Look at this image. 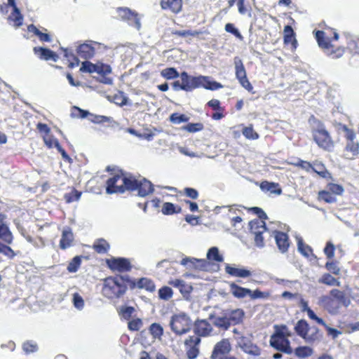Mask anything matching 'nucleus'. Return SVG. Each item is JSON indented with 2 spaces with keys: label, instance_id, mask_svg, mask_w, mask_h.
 <instances>
[{
  "label": "nucleus",
  "instance_id": "1",
  "mask_svg": "<svg viewBox=\"0 0 359 359\" xmlns=\"http://www.w3.org/2000/svg\"><path fill=\"white\" fill-rule=\"evenodd\" d=\"M126 191H137V195L145 197L154 191L153 184L145 178L123 173L115 174L107 181L106 192L108 194H123Z\"/></svg>",
  "mask_w": 359,
  "mask_h": 359
},
{
  "label": "nucleus",
  "instance_id": "2",
  "mask_svg": "<svg viewBox=\"0 0 359 359\" xmlns=\"http://www.w3.org/2000/svg\"><path fill=\"white\" fill-rule=\"evenodd\" d=\"M320 301L332 315L337 314L341 306L347 308L351 303L348 293L338 289L331 290L329 295L322 296Z\"/></svg>",
  "mask_w": 359,
  "mask_h": 359
},
{
  "label": "nucleus",
  "instance_id": "3",
  "mask_svg": "<svg viewBox=\"0 0 359 359\" xmlns=\"http://www.w3.org/2000/svg\"><path fill=\"white\" fill-rule=\"evenodd\" d=\"M180 79L183 83V90L190 92L195 88L203 87L205 89L215 90L222 88V85L217 81H210L209 77L205 76H192L186 72L180 74Z\"/></svg>",
  "mask_w": 359,
  "mask_h": 359
},
{
  "label": "nucleus",
  "instance_id": "4",
  "mask_svg": "<svg viewBox=\"0 0 359 359\" xmlns=\"http://www.w3.org/2000/svg\"><path fill=\"white\" fill-rule=\"evenodd\" d=\"M313 140L318 146L323 149L330 150L332 147V141L325 130L324 125L318 120H314L312 125Z\"/></svg>",
  "mask_w": 359,
  "mask_h": 359
},
{
  "label": "nucleus",
  "instance_id": "5",
  "mask_svg": "<svg viewBox=\"0 0 359 359\" xmlns=\"http://www.w3.org/2000/svg\"><path fill=\"white\" fill-rule=\"evenodd\" d=\"M169 324L172 331L177 335L187 333L191 327V319L184 313L173 315L170 318Z\"/></svg>",
  "mask_w": 359,
  "mask_h": 359
},
{
  "label": "nucleus",
  "instance_id": "6",
  "mask_svg": "<svg viewBox=\"0 0 359 359\" xmlns=\"http://www.w3.org/2000/svg\"><path fill=\"white\" fill-rule=\"evenodd\" d=\"M120 278L109 277L104 280V294L108 298H119L127 290V285H122Z\"/></svg>",
  "mask_w": 359,
  "mask_h": 359
},
{
  "label": "nucleus",
  "instance_id": "7",
  "mask_svg": "<svg viewBox=\"0 0 359 359\" xmlns=\"http://www.w3.org/2000/svg\"><path fill=\"white\" fill-rule=\"evenodd\" d=\"M270 345L275 349L287 354H291L292 349L290 346V341L285 336L283 331H276L271 337Z\"/></svg>",
  "mask_w": 359,
  "mask_h": 359
},
{
  "label": "nucleus",
  "instance_id": "8",
  "mask_svg": "<svg viewBox=\"0 0 359 359\" xmlns=\"http://www.w3.org/2000/svg\"><path fill=\"white\" fill-rule=\"evenodd\" d=\"M231 351V344L227 339H224L217 342L212 353V359H224L226 354Z\"/></svg>",
  "mask_w": 359,
  "mask_h": 359
},
{
  "label": "nucleus",
  "instance_id": "9",
  "mask_svg": "<svg viewBox=\"0 0 359 359\" xmlns=\"http://www.w3.org/2000/svg\"><path fill=\"white\" fill-rule=\"evenodd\" d=\"M118 17L123 20L128 21L130 18H133L136 21V29L140 30L141 29L140 18L137 13L130 10L128 8H118L116 9Z\"/></svg>",
  "mask_w": 359,
  "mask_h": 359
},
{
  "label": "nucleus",
  "instance_id": "10",
  "mask_svg": "<svg viewBox=\"0 0 359 359\" xmlns=\"http://www.w3.org/2000/svg\"><path fill=\"white\" fill-rule=\"evenodd\" d=\"M180 264L188 269H195L198 270H205L208 265L205 259L188 257L183 258Z\"/></svg>",
  "mask_w": 359,
  "mask_h": 359
},
{
  "label": "nucleus",
  "instance_id": "11",
  "mask_svg": "<svg viewBox=\"0 0 359 359\" xmlns=\"http://www.w3.org/2000/svg\"><path fill=\"white\" fill-rule=\"evenodd\" d=\"M238 344L241 348L249 355L258 356L261 353L260 348L247 337H242Z\"/></svg>",
  "mask_w": 359,
  "mask_h": 359
},
{
  "label": "nucleus",
  "instance_id": "12",
  "mask_svg": "<svg viewBox=\"0 0 359 359\" xmlns=\"http://www.w3.org/2000/svg\"><path fill=\"white\" fill-rule=\"evenodd\" d=\"M212 331V325L207 320H197L194 323V332L201 337H205Z\"/></svg>",
  "mask_w": 359,
  "mask_h": 359
},
{
  "label": "nucleus",
  "instance_id": "13",
  "mask_svg": "<svg viewBox=\"0 0 359 359\" xmlns=\"http://www.w3.org/2000/svg\"><path fill=\"white\" fill-rule=\"evenodd\" d=\"M276 243L280 252L285 253L290 246L289 238L287 233L275 231L273 232Z\"/></svg>",
  "mask_w": 359,
  "mask_h": 359
},
{
  "label": "nucleus",
  "instance_id": "14",
  "mask_svg": "<svg viewBox=\"0 0 359 359\" xmlns=\"http://www.w3.org/2000/svg\"><path fill=\"white\" fill-rule=\"evenodd\" d=\"M33 50L41 60L57 62L59 59L58 55L55 52L47 48L34 47Z\"/></svg>",
  "mask_w": 359,
  "mask_h": 359
},
{
  "label": "nucleus",
  "instance_id": "15",
  "mask_svg": "<svg viewBox=\"0 0 359 359\" xmlns=\"http://www.w3.org/2000/svg\"><path fill=\"white\" fill-rule=\"evenodd\" d=\"M74 240V233L72 229L69 226L64 227L61 239L60 241V248L62 250H65L71 247Z\"/></svg>",
  "mask_w": 359,
  "mask_h": 359
},
{
  "label": "nucleus",
  "instance_id": "16",
  "mask_svg": "<svg viewBox=\"0 0 359 359\" xmlns=\"http://www.w3.org/2000/svg\"><path fill=\"white\" fill-rule=\"evenodd\" d=\"M109 267L113 270L119 271H130L131 269L130 263L126 258H114L109 264Z\"/></svg>",
  "mask_w": 359,
  "mask_h": 359
},
{
  "label": "nucleus",
  "instance_id": "17",
  "mask_svg": "<svg viewBox=\"0 0 359 359\" xmlns=\"http://www.w3.org/2000/svg\"><path fill=\"white\" fill-rule=\"evenodd\" d=\"M95 48L91 44L84 43L79 45L76 48L78 55L85 60L92 58L95 55Z\"/></svg>",
  "mask_w": 359,
  "mask_h": 359
},
{
  "label": "nucleus",
  "instance_id": "18",
  "mask_svg": "<svg viewBox=\"0 0 359 359\" xmlns=\"http://www.w3.org/2000/svg\"><path fill=\"white\" fill-rule=\"evenodd\" d=\"M225 271L226 273L238 278H247L251 276L252 273L248 269L242 268H236L229 264L225 266Z\"/></svg>",
  "mask_w": 359,
  "mask_h": 359
},
{
  "label": "nucleus",
  "instance_id": "19",
  "mask_svg": "<svg viewBox=\"0 0 359 359\" xmlns=\"http://www.w3.org/2000/svg\"><path fill=\"white\" fill-rule=\"evenodd\" d=\"M208 319L215 327L224 330H227L231 326L229 319L226 316H216L214 314H210Z\"/></svg>",
  "mask_w": 359,
  "mask_h": 359
},
{
  "label": "nucleus",
  "instance_id": "20",
  "mask_svg": "<svg viewBox=\"0 0 359 359\" xmlns=\"http://www.w3.org/2000/svg\"><path fill=\"white\" fill-rule=\"evenodd\" d=\"M230 292L232 295L237 299H243L248 296L250 293V290L241 287L235 283H229Z\"/></svg>",
  "mask_w": 359,
  "mask_h": 359
},
{
  "label": "nucleus",
  "instance_id": "21",
  "mask_svg": "<svg viewBox=\"0 0 359 359\" xmlns=\"http://www.w3.org/2000/svg\"><path fill=\"white\" fill-rule=\"evenodd\" d=\"M182 5V0H161V6L162 9H169L175 13H177L181 11Z\"/></svg>",
  "mask_w": 359,
  "mask_h": 359
},
{
  "label": "nucleus",
  "instance_id": "22",
  "mask_svg": "<svg viewBox=\"0 0 359 359\" xmlns=\"http://www.w3.org/2000/svg\"><path fill=\"white\" fill-rule=\"evenodd\" d=\"M260 189L263 191H269L271 194L276 195H280L282 194V189L278 187V184L274 182L264 181L260 184Z\"/></svg>",
  "mask_w": 359,
  "mask_h": 359
},
{
  "label": "nucleus",
  "instance_id": "23",
  "mask_svg": "<svg viewBox=\"0 0 359 359\" xmlns=\"http://www.w3.org/2000/svg\"><path fill=\"white\" fill-rule=\"evenodd\" d=\"M249 226L250 232L254 235L257 234V232L264 233L267 230L265 222L259 219L250 222Z\"/></svg>",
  "mask_w": 359,
  "mask_h": 359
},
{
  "label": "nucleus",
  "instance_id": "24",
  "mask_svg": "<svg viewBox=\"0 0 359 359\" xmlns=\"http://www.w3.org/2000/svg\"><path fill=\"white\" fill-rule=\"evenodd\" d=\"M309 325L305 320H299L294 326L297 334L304 339L309 332Z\"/></svg>",
  "mask_w": 359,
  "mask_h": 359
},
{
  "label": "nucleus",
  "instance_id": "25",
  "mask_svg": "<svg viewBox=\"0 0 359 359\" xmlns=\"http://www.w3.org/2000/svg\"><path fill=\"white\" fill-rule=\"evenodd\" d=\"M234 65L236 69V76L237 79L239 81L247 78L245 69L242 60L239 57H236L234 58Z\"/></svg>",
  "mask_w": 359,
  "mask_h": 359
},
{
  "label": "nucleus",
  "instance_id": "26",
  "mask_svg": "<svg viewBox=\"0 0 359 359\" xmlns=\"http://www.w3.org/2000/svg\"><path fill=\"white\" fill-rule=\"evenodd\" d=\"M0 239L7 244L13 242V235L8 226L4 224L0 225Z\"/></svg>",
  "mask_w": 359,
  "mask_h": 359
},
{
  "label": "nucleus",
  "instance_id": "27",
  "mask_svg": "<svg viewBox=\"0 0 359 359\" xmlns=\"http://www.w3.org/2000/svg\"><path fill=\"white\" fill-rule=\"evenodd\" d=\"M137 286L140 289H145L149 292H154L156 288L154 282L147 278H140L137 280Z\"/></svg>",
  "mask_w": 359,
  "mask_h": 359
},
{
  "label": "nucleus",
  "instance_id": "28",
  "mask_svg": "<svg viewBox=\"0 0 359 359\" xmlns=\"http://www.w3.org/2000/svg\"><path fill=\"white\" fill-rule=\"evenodd\" d=\"M244 314L245 313L242 309H237L231 311L228 319H229L231 323L238 325L242 322Z\"/></svg>",
  "mask_w": 359,
  "mask_h": 359
},
{
  "label": "nucleus",
  "instance_id": "29",
  "mask_svg": "<svg viewBox=\"0 0 359 359\" xmlns=\"http://www.w3.org/2000/svg\"><path fill=\"white\" fill-rule=\"evenodd\" d=\"M316 39L318 41V46L324 49H329L332 47L329 39H325V33L323 31L318 30L316 32Z\"/></svg>",
  "mask_w": 359,
  "mask_h": 359
},
{
  "label": "nucleus",
  "instance_id": "30",
  "mask_svg": "<svg viewBox=\"0 0 359 359\" xmlns=\"http://www.w3.org/2000/svg\"><path fill=\"white\" fill-rule=\"evenodd\" d=\"M321 335L319 334V330L316 327H310L309 332L305 337V341L307 343H313L320 341Z\"/></svg>",
  "mask_w": 359,
  "mask_h": 359
},
{
  "label": "nucleus",
  "instance_id": "31",
  "mask_svg": "<svg viewBox=\"0 0 359 359\" xmlns=\"http://www.w3.org/2000/svg\"><path fill=\"white\" fill-rule=\"evenodd\" d=\"M207 259L217 262H222L224 257L219 254V248L217 247L210 248L207 252Z\"/></svg>",
  "mask_w": 359,
  "mask_h": 359
},
{
  "label": "nucleus",
  "instance_id": "32",
  "mask_svg": "<svg viewBox=\"0 0 359 359\" xmlns=\"http://www.w3.org/2000/svg\"><path fill=\"white\" fill-rule=\"evenodd\" d=\"M319 283L325 284L330 286H340L341 283L337 279L334 278L330 273H325L319 280Z\"/></svg>",
  "mask_w": 359,
  "mask_h": 359
},
{
  "label": "nucleus",
  "instance_id": "33",
  "mask_svg": "<svg viewBox=\"0 0 359 359\" xmlns=\"http://www.w3.org/2000/svg\"><path fill=\"white\" fill-rule=\"evenodd\" d=\"M8 20L10 21L14 22L13 25L15 27H19L22 25L23 17L20 13L19 8H15V11H13L8 17Z\"/></svg>",
  "mask_w": 359,
  "mask_h": 359
},
{
  "label": "nucleus",
  "instance_id": "34",
  "mask_svg": "<svg viewBox=\"0 0 359 359\" xmlns=\"http://www.w3.org/2000/svg\"><path fill=\"white\" fill-rule=\"evenodd\" d=\"M313 349L307 346H298L294 349V354L299 358H306L313 354Z\"/></svg>",
  "mask_w": 359,
  "mask_h": 359
},
{
  "label": "nucleus",
  "instance_id": "35",
  "mask_svg": "<svg viewBox=\"0 0 359 359\" xmlns=\"http://www.w3.org/2000/svg\"><path fill=\"white\" fill-rule=\"evenodd\" d=\"M298 251L304 257H309V253L312 252V249L308 245H305L301 237H297Z\"/></svg>",
  "mask_w": 359,
  "mask_h": 359
},
{
  "label": "nucleus",
  "instance_id": "36",
  "mask_svg": "<svg viewBox=\"0 0 359 359\" xmlns=\"http://www.w3.org/2000/svg\"><path fill=\"white\" fill-rule=\"evenodd\" d=\"M161 211L163 215H169L180 212L181 208L178 207L177 210H176V206L173 203L165 202L163 205Z\"/></svg>",
  "mask_w": 359,
  "mask_h": 359
},
{
  "label": "nucleus",
  "instance_id": "37",
  "mask_svg": "<svg viewBox=\"0 0 359 359\" xmlns=\"http://www.w3.org/2000/svg\"><path fill=\"white\" fill-rule=\"evenodd\" d=\"M93 248L97 253L104 254L109 250V245L105 240L100 239L94 244Z\"/></svg>",
  "mask_w": 359,
  "mask_h": 359
},
{
  "label": "nucleus",
  "instance_id": "38",
  "mask_svg": "<svg viewBox=\"0 0 359 359\" xmlns=\"http://www.w3.org/2000/svg\"><path fill=\"white\" fill-rule=\"evenodd\" d=\"M80 71L83 73H97V63L93 64L89 61H84L81 63Z\"/></svg>",
  "mask_w": 359,
  "mask_h": 359
},
{
  "label": "nucleus",
  "instance_id": "39",
  "mask_svg": "<svg viewBox=\"0 0 359 359\" xmlns=\"http://www.w3.org/2000/svg\"><path fill=\"white\" fill-rule=\"evenodd\" d=\"M161 76L167 79H173L180 77L177 69L174 67H168L163 69L161 73Z\"/></svg>",
  "mask_w": 359,
  "mask_h": 359
},
{
  "label": "nucleus",
  "instance_id": "40",
  "mask_svg": "<svg viewBox=\"0 0 359 359\" xmlns=\"http://www.w3.org/2000/svg\"><path fill=\"white\" fill-rule=\"evenodd\" d=\"M189 120V117L185 114L173 113L170 116V121L174 124H180L182 123H187Z\"/></svg>",
  "mask_w": 359,
  "mask_h": 359
},
{
  "label": "nucleus",
  "instance_id": "41",
  "mask_svg": "<svg viewBox=\"0 0 359 359\" xmlns=\"http://www.w3.org/2000/svg\"><path fill=\"white\" fill-rule=\"evenodd\" d=\"M320 200L324 201L328 203H333L337 201V198L330 191H321L318 194Z\"/></svg>",
  "mask_w": 359,
  "mask_h": 359
},
{
  "label": "nucleus",
  "instance_id": "42",
  "mask_svg": "<svg viewBox=\"0 0 359 359\" xmlns=\"http://www.w3.org/2000/svg\"><path fill=\"white\" fill-rule=\"evenodd\" d=\"M22 349L26 353H34L38 350V345L34 341H26L22 344Z\"/></svg>",
  "mask_w": 359,
  "mask_h": 359
},
{
  "label": "nucleus",
  "instance_id": "43",
  "mask_svg": "<svg viewBox=\"0 0 359 359\" xmlns=\"http://www.w3.org/2000/svg\"><path fill=\"white\" fill-rule=\"evenodd\" d=\"M172 288L168 286H163L158 290V297L161 299L168 300L172 297Z\"/></svg>",
  "mask_w": 359,
  "mask_h": 359
},
{
  "label": "nucleus",
  "instance_id": "44",
  "mask_svg": "<svg viewBox=\"0 0 359 359\" xmlns=\"http://www.w3.org/2000/svg\"><path fill=\"white\" fill-rule=\"evenodd\" d=\"M149 332L154 338H160L163 334V329L159 324L154 323L150 325Z\"/></svg>",
  "mask_w": 359,
  "mask_h": 359
},
{
  "label": "nucleus",
  "instance_id": "45",
  "mask_svg": "<svg viewBox=\"0 0 359 359\" xmlns=\"http://www.w3.org/2000/svg\"><path fill=\"white\" fill-rule=\"evenodd\" d=\"M81 263V259L79 256L74 257L67 266V270L70 273H75L78 271Z\"/></svg>",
  "mask_w": 359,
  "mask_h": 359
},
{
  "label": "nucleus",
  "instance_id": "46",
  "mask_svg": "<svg viewBox=\"0 0 359 359\" xmlns=\"http://www.w3.org/2000/svg\"><path fill=\"white\" fill-rule=\"evenodd\" d=\"M64 51V55L69 60H72L74 62H71L69 66L73 67L74 66H78L79 65V60L78 57L73 53L72 50L68 48H62Z\"/></svg>",
  "mask_w": 359,
  "mask_h": 359
},
{
  "label": "nucleus",
  "instance_id": "47",
  "mask_svg": "<svg viewBox=\"0 0 359 359\" xmlns=\"http://www.w3.org/2000/svg\"><path fill=\"white\" fill-rule=\"evenodd\" d=\"M203 124L201 123H189L184 126L182 129L189 133H196L203 129Z\"/></svg>",
  "mask_w": 359,
  "mask_h": 359
},
{
  "label": "nucleus",
  "instance_id": "48",
  "mask_svg": "<svg viewBox=\"0 0 359 359\" xmlns=\"http://www.w3.org/2000/svg\"><path fill=\"white\" fill-rule=\"evenodd\" d=\"M72 303L74 306L79 311H81L84 308V300L79 293L73 294Z\"/></svg>",
  "mask_w": 359,
  "mask_h": 359
},
{
  "label": "nucleus",
  "instance_id": "49",
  "mask_svg": "<svg viewBox=\"0 0 359 359\" xmlns=\"http://www.w3.org/2000/svg\"><path fill=\"white\" fill-rule=\"evenodd\" d=\"M248 296L252 299H266L269 297V292H262L259 290L257 289L254 291L250 290V293L248 294Z\"/></svg>",
  "mask_w": 359,
  "mask_h": 359
},
{
  "label": "nucleus",
  "instance_id": "50",
  "mask_svg": "<svg viewBox=\"0 0 359 359\" xmlns=\"http://www.w3.org/2000/svg\"><path fill=\"white\" fill-rule=\"evenodd\" d=\"M0 253L4 254L10 259H13L15 256V253L11 248L1 243H0Z\"/></svg>",
  "mask_w": 359,
  "mask_h": 359
},
{
  "label": "nucleus",
  "instance_id": "51",
  "mask_svg": "<svg viewBox=\"0 0 359 359\" xmlns=\"http://www.w3.org/2000/svg\"><path fill=\"white\" fill-rule=\"evenodd\" d=\"M224 29L226 32L233 34L236 38L243 39V36L237 28L232 23H227L225 25Z\"/></svg>",
  "mask_w": 359,
  "mask_h": 359
},
{
  "label": "nucleus",
  "instance_id": "52",
  "mask_svg": "<svg viewBox=\"0 0 359 359\" xmlns=\"http://www.w3.org/2000/svg\"><path fill=\"white\" fill-rule=\"evenodd\" d=\"M312 170L323 177H326L327 175L329 174L324 165L320 163H315L312 166Z\"/></svg>",
  "mask_w": 359,
  "mask_h": 359
},
{
  "label": "nucleus",
  "instance_id": "53",
  "mask_svg": "<svg viewBox=\"0 0 359 359\" xmlns=\"http://www.w3.org/2000/svg\"><path fill=\"white\" fill-rule=\"evenodd\" d=\"M111 72V68L109 65L103 64V63H97V74L101 76H105Z\"/></svg>",
  "mask_w": 359,
  "mask_h": 359
},
{
  "label": "nucleus",
  "instance_id": "54",
  "mask_svg": "<svg viewBox=\"0 0 359 359\" xmlns=\"http://www.w3.org/2000/svg\"><path fill=\"white\" fill-rule=\"evenodd\" d=\"M328 191H330L332 194L336 195H341L344 191L343 187L339 184L330 183L327 186Z\"/></svg>",
  "mask_w": 359,
  "mask_h": 359
},
{
  "label": "nucleus",
  "instance_id": "55",
  "mask_svg": "<svg viewBox=\"0 0 359 359\" xmlns=\"http://www.w3.org/2000/svg\"><path fill=\"white\" fill-rule=\"evenodd\" d=\"M135 309L133 306H122L120 309V313L126 320L130 319Z\"/></svg>",
  "mask_w": 359,
  "mask_h": 359
},
{
  "label": "nucleus",
  "instance_id": "56",
  "mask_svg": "<svg viewBox=\"0 0 359 359\" xmlns=\"http://www.w3.org/2000/svg\"><path fill=\"white\" fill-rule=\"evenodd\" d=\"M81 193L77 190L74 189L71 193L65 195V199L67 203H72L79 200Z\"/></svg>",
  "mask_w": 359,
  "mask_h": 359
},
{
  "label": "nucleus",
  "instance_id": "57",
  "mask_svg": "<svg viewBox=\"0 0 359 359\" xmlns=\"http://www.w3.org/2000/svg\"><path fill=\"white\" fill-rule=\"evenodd\" d=\"M243 135L248 139L256 140L259 135L255 133L252 127H245L243 130Z\"/></svg>",
  "mask_w": 359,
  "mask_h": 359
},
{
  "label": "nucleus",
  "instance_id": "58",
  "mask_svg": "<svg viewBox=\"0 0 359 359\" xmlns=\"http://www.w3.org/2000/svg\"><path fill=\"white\" fill-rule=\"evenodd\" d=\"M142 325V320L137 318L128 322V327L131 331H138Z\"/></svg>",
  "mask_w": 359,
  "mask_h": 359
},
{
  "label": "nucleus",
  "instance_id": "59",
  "mask_svg": "<svg viewBox=\"0 0 359 359\" xmlns=\"http://www.w3.org/2000/svg\"><path fill=\"white\" fill-rule=\"evenodd\" d=\"M200 336H191V337H189V338H187L186 340H185V345L187 346H198L200 342H201V338L199 337Z\"/></svg>",
  "mask_w": 359,
  "mask_h": 359
},
{
  "label": "nucleus",
  "instance_id": "60",
  "mask_svg": "<svg viewBox=\"0 0 359 359\" xmlns=\"http://www.w3.org/2000/svg\"><path fill=\"white\" fill-rule=\"evenodd\" d=\"M327 257L330 259L334 255V245L331 242H327L324 249Z\"/></svg>",
  "mask_w": 359,
  "mask_h": 359
},
{
  "label": "nucleus",
  "instance_id": "61",
  "mask_svg": "<svg viewBox=\"0 0 359 359\" xmlns=\"http://www.w3.org/2000/svg\"><path fill=\"white\" fill-rule=\"evenodd\" d=\"M184 193L187 197L191 199H197L198 197V191L194 188L187 187L184 189Z\"/></svg>",
  "mask_w": 359,
  "mask_h": 359
},
{
  "label": "nucleus",
  "instance_id": "62",
  "mask_svg": "<svg viewBox=\"0 0 359 359\" xmlns=\"http://www.w3.org/2000/svg\"><path fill=\"white\" fill-rule=\"evenodd\" d=\"M251 210L257 215L259 217V220L264 221V219H266L268 218L265 212L259 207H253L251 208Z\"/></svg>",
  "mask_w": 359,
  "mask_h": 359
},
{
  "label": "nucleus",
  "instance_id": "63",
  "mask_svg": "<svg viewBox=\"0 0 359 359\" xmlns=\"http://www.w3.org/2000/svg\"><path fill=\"white\" fill-rule=\"evenodd\" d=\"M326 269L331 273L338 275L339 274L340 269L335 262H327L325 265Z\"/></svg>",
  "mask_w": 359,
  "mask_h": 359
},
{
  "label": "nucleus",
  "instance_id": "64",
  "mask_svg": "<svg viewBox=\"0 0 359 359\" xmlns=\"http://www.w3.org/2000/svg\"><path fill=\"white\" fill-rule=\"evenodd\" d=\"M198 348L194 346H190L189 349L187 351V355L189 359H195L198 355Z\"/></svg>",
  "mask_w": 359,
  "mask_h": 359
}]
</instances>
